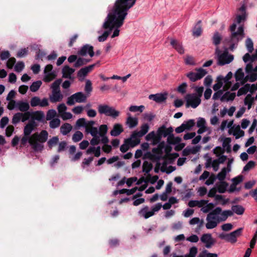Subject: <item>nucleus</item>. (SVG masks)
<instances>
[{"label": "nucleus", "instance_id": "obj_25", "mask_svg": "<svg viewBox=\"0 0 257 257\" xmlns=\"http://www.w3.org/2000/svg\"><path fill=\"white\" fill-rule=\"evenodd\" d=\"M220 216H217V221H225L229 216L233 215V213L232 211L227 210L221 212L219 214Z\"/></svg>", "mask_w": 257, "mask_h": 257}, {"label": "nucleus", "instance_id": "obj_19", "mask_svg": "<svg viewBox=\"0 0 257 257\" xmlns=\"http://www.w3.org/2000/svg\"><path fill=\"white\" fill-rule=\"evenodd\" d=\"M149 129V125L147 123H145L141 126L140 131H135L133 133V137H142L148 133Z\"/></svg>", "mask_w": 257, "mask_h": 257}, {"label": "nucleus", "instance_id": "obj_47", "mask_svg": "<svg viewBox=\"0 0 257 257\" xmlns=\"http://www.w3.org/2000/svg\"><path fill=\"white\" fill-rule=\"evenodd\" d=\"M50 120L49 125L50 127L52 128H57L60 124V120L59 118H55Z\"/></svg>", "mask_w": 257, "mask_h": 257}, {"label": "nucleus", "instance_id": "obj_41", "mask_svg": "<svg viewBox=\"0 0 257 257\" xmlns=\"http://www.w3.org/2000/svg\"><path fill=\"white\" fill-rule=\"evenodd\" d=\"M197 257H218V255L215 253L209 252L206 249H204L199 253Z\"/></svg>", "mask_w": 257, "mask_h": 257}, {"label": "nucleus", "instance_id": "obj_21", "mask_svg": "<svg viewBox=\"0 0 257 257\" xmlns=\"http://www.w3.org/2000/svg\"><path fill=\"white\" fill-rule=\"evenodd\" d=\"M170 44L172 47L180 54L184 53V50L182 45L178 40L174 39H171Z\"/></svg>", "mask_w": 257, "mask_h": 257}, {"label": "nucleus", "instance_id": "obj_18", "mask_svg": "<svg viewBox=\"0 0 257 257\" xmlns=\"http://www.w3.org/2000/svg\"><path fill=\"white\" fill-rule=\"evenodd\" d=\"M167 94L157 93L156 94H151L149 98L153 100L157 103H161L165 101L167 99Z\"/></svg>", "mask_w": 257, "mask_h": 257}, {"label": "nucleus", "instance_id": "obj_58", "mask_svg": "<svg viewBox=\"0 0 257 257\" xmlns=\"http://www.w3.org/2000/svg\"><path fill=\"white\" fill-rule=\"evenodd\" d=\"M194 90L196 92L195 93L197 97L201 98L202 96V94L204 91V87L203 86H195L194 87Z\"/></svg>", "mask_w": 257, "mask_h": 257}, {"label": "nucleus", "instance_id": "obj_2", "mask_svg": "<svg viewBox=\"0 0 257 257\" xmlns=\"http://www.w3.org/2000/svg\"><path fill=\"white\" fill-rule=\"evenodd\" d=\"M48 137V133L45 130L42 131L40 133H35L29 136H25L21 140V145L25 146L29 143L35 151H42L44 148L43 144L46 142Z\"/></svg>", "mask_w": 257, "mask_h": 257}, {"label": "nucleus", "instance_id": "obj_20", "mask_svg": "<svg viewBox=\"0 0 257 257\" xmlns=\"http://www.w3.org/2000/svg\"><path fill=\"white\" fill-rule=\"evenodd\" d=\"M95 66V64H94L81 68L78 72V77L83 79L89 72H91L93 70Z\"/></svg>", "mask_w": 257, "mask_h": 257}, {"label": "nucleus", "instance_id": "obj_49", "mask_svg": "<svg viewBox=\"0 0 257 257\" xmlns=\"http://www.w3.org/2000/svg\"><path fill=\"white\" fill-rule=\"evenodd\" d=\"M90 61V60H87L84 58H79L77 59V61L74 64V66L75 67H78L82 65H85L87 64L88 62Z\"/></svg>", "mask_w": 257, "mask_h": 257}, {"label": "nucleus", "instance_id": "obj_50", "mask_svg": "<svg viewBox=\"0 0 257 257\" xmlns=\"http://www.w3.org/2000/svg\"><path fill=\"white\" fill-rule=\"evenodd\" d=\"M58 137H54L48 141L47 144L50 148H52L53 147L56 146L58 144Z\"/></svg>", "mask_w": 257, "mask_h": 257}, {"label": "nucleus", "instance_id": "obj_56", "mask_svg": "<svg viewBox=\"0 0 257 257\" xmlns=\"http://www.w3.org/2000/svg\"><path fill=\"white\" fill-rule=\"evenodd\" d=\"M57 114L56 111L54 109H50L48 111L46 115V119L48 120H51L56 116Z\"/></svg>", "mask_w": 257, "mask_h": 257}, {"label": "nucleus", "instance_id": "obj_24", "mask_svg": "<svg viewBox=\"0 0 257 257\" xmlns=\"http://www.w3.org/2000/svg\"><path fill=\"white\" fill-rule=\"evenodd\" d=\"M75 72V69L66 65L62 69L63 77L71 79V75Z\"/></svg>", "mask_w": 257, "mask_h": 257}, {"label": "nucleus", "instance_id": "obj_14", "mask_svg": "<svg viewBox=\"0 0 257 257\" xmlns=\"http://www.w3.org/2000/svg\"><path fill=\"white\" fill-rule=\"evenodd\" d=\"M173 132V128L172 127L170 126L168 128H167L165 125H163L157 130V133L159 134L160 136L162 137H166L170 136L172 134Z\"/></svg>", "mask_w": 257, "mask_h": 257}, {"label": "nucleus", "instance_id": "obj_34", "mask_svg": "<svg viewBox=\"0 0 257 257\" xmlns=\"http://www.w3.org/2000/svg\"><path fill=\"white\" fill-rule=\"evenodd\" d=\"M232 212H234L237 215H242L244 212V208L240 205H233L231 207Z\"/></svg>", "mask_w": 257, "mask_h": 257}, {"label": "nucleus", "instance_id": "obj_57", "mask_svg": "<svg viewBox=\"0 0 257 257\" xmlns=\"http://www.w3.org/2000/svg\"><path fill=\"white\" fill-rule=\"evenodd\" d=\"M179 157V154L177 153H174L172 154H169V156H167V157H164L163 159H167L170 163H172L175 159Z\"/></svg>", "mask_w": 257, "mask_h": 257}, {"label": "nucleus", "instance_id": "obj_31", "mask_svg": "<svg viewBox=\"0 0 257 257\" xmlns=\"http://www.w3.org/2000/svg\"><path fill=\"white\" fill-rule=\"evenodd\" d=\"M201 21L199 20L198 21L196 25L195 26L193 30V35L199 37L200 36L202 32V27L201 25Z\"/></svg>", "mask_w": 257, "mask_h": 257}, {"label": "nucleus", "instance_id": "obj_29", "mask_svg": "<svg viewBox=\"0 0 257 257\" xmlns=\"http://www.w3.org/2000/svg\"><path fill=\"white\" fill-rule=\"evenodd\" d=\"M235 93L232 92L230 93L229 91L226 92L220 98V100L221 101H232L234 99L235 97Z\"/></svg>", "mask_w": 257, "mask_h": 257}, {"label": "nucleus", "instance_id": "obj_33", "mask_svg": "<svg viewBox=\"0 0 257 257\" xmlns=\"http://www.w3.org/2000/svg\"><path fill=\"white\" fill-rule=\"evenodd\" d=\"M72 126L70 124L65 123L61 126L60 132L63 135H66L72 130Z\"/></svg>", "mask_w": 257, "mask_h": 257}, {"label": "nucleus", "instance_id": "obj_61", "mask_svg": "<svg viewBox=\"0 0 257 257\" xmlns=\"http://www.w3.org/2000/svg\"><path fill=\"white\" fill-rule=\"evenodd\" d=\"M187 87V84L186 82L182 83L177 88V91L178 92L181 94H184L186 92V88Z\"/></svg>", "mask_w": 257, "mask_h": 257}, {"label": "nucleus", "instance_id": "obj_1", "mask_svg": "<svg viewBox=\"0 0 257 257\" xmlns=\"http://www.w3.org/2000/svg\"><path fill=\"white\" fill-rule=\"evenodd\" d=\"M128 0H117L113 9L110 12L103 23V28L108 29L109 32L115 29L112 38L118 36L119 30L118 29L123 24V20L127 15Z\"/></svg>", "mask_w": 257, "mask_h": 257}, {"label": "nucleus", "instance_id": "obj_13", "mask_svg": "<svg viewBox=\"0 0 257 257\" xmlns=\"http://www.w3.org/2000/svg\"><path fill=\"white\" fill-rule=\"evenodd\" d=\"M200 240L205 244V247L207 248L212 247L216 242L210 233L203 234L200 238Z\"/></svg>", "mask_w": 257, "mask_h": 257}, {"label": "nucleus", "instance_id": "obj_45", "mask_svg": "<svg viewBox=\"0 0 257 257\" xmlns=\"http://www.w3.org/2000/svg\"><path fill=\"white\" fill-rule=\"evenodd\" d=\"M41 85L42 82L40 80L34 82L30 86V89L32 92H36L39 89Z\"/></svg>", "mask_w": 257, "mask_h": 257}, {"label": "nucleus", "instance_id": "obj_48", "mask_svg": "<svg viewBox=\"0 0 257 257\" xmlns=\"http://www.w3.org/2000/svg\"><path fill=\"white\" fill-rule=\"evenodd\" d=\"M83 137V134L80 131H77L72 136V140L74 142H78L81 141Z\"/></svg>", "mask_w": 257, "mask_h": 257}, {"label": "nucleus", "instance_id": "obj_8", "mask_svg": "<svg viewBox=\"0 0 257 257\" xmlns=\"http://www.w3.org/2000/svg\"><path fill=\"white\" fill-rule=\"evenodd\" d=\"M195 70L197 72L191 71L186 75L192 82H195L201 79L207 73V71L202 68H196Z\"/></svg>", "mask_w": 257, "mask_h": 257}, {"label": "nucleus", "instance_id": "obj_53", "mask_svg": "<svg viewBox=\"0 0 257 257\" xmlns=\"http://www.w3.org/2000/svg\"><path fill=\"white\" fill-rule=\"evenodd\" d=\"M62 80L60 79H57L51 85L52 91H59L60 90V85L61 83Z\"/></svg>", "mask_w": 257, "mask_h": 257}, {"label": "nucleus", "instance_id": "obj_38", "mask_svg": "<svg viewBox=\"0 0 257 257\" xmlns=\"http://www.w3.org/2000/svg\"><path fill=\"white\" fill-rule=\"evenodd\" d=\"M250 87V84L247 83L245 84L243 87H241L237 92V96H239L243 94H245L249 91Z\"/></svg>", "mask_w": 257, "mask_h": 257}, {"label": "nucleus", "instance_id": "obj_27", "mask_svg": "<svg viewBox=\"0 0 257 257\" xmlns=\"http://www.w3.org/2000/svg\"><path fill=\"white\" fill-rule=\"evenodd\" d=\"M122 125L119 123L115 124L113 125L112 130L110 132V135L112 136L116 137L120 134L123 132Z\"/></svg>", "mask_w": 257, "mask_h": 257}, {"label": "nucleus", "instance_id": "obj_40", "mask_svg": "<svg viewBox=\"0 0 257 257\" xmlns=\"http://www.w3.org/2000/svg\"><path fill=\"white\" fill-rule=\"evenodd\" d=\"M231 141V140L230 138H226L224 139L223 143L222 146L224 148H226V152L227 153H230L231 152V146L230 143Z\"/></svg>", "mask_w": 257, "mask_h": 257}, {"label": "nucleus", "instance_id": "obj_60", "mask_svg": "<svg viewBox=\"0 0 257 257\" xmlns=\"http://www.w3.org/2000/svg\"><path fill=\"white\" fill-rule=\"evenodd\" d=\"M217 80V82L213 85V89L214 91H217L223 85V79H219L218 77Z\"/></svg>", "mask_w": 257, "mask_h": 257}, {"label": "nucleus", "instance_id": "obj_5", "mask_svg": "<svg viewBox=\"0 0 257 257\" xmlns=\"http://www.w3.org/2000/svg\"><path fill=\"white\" fill-rule=\"evenodd\" d=\"M242 230V228H239L230 233L224 234L222 233L219 235V237L221 239H225L226 241L233 244L237 241V238L241 235Z\"/></svg>", "mask_w": 257, "mask_h": 257}, {"label": "nucleus", "instance_id": "obj_55", "mask_svg": "<svg viewBox=\"0 0 257 257\" xmlns=\"http://www.w3.org/2000/svg\"><path fill=\"white\" fill-rule=\"evenodd\" d=\"M246 47L249 53H251L253 50V44L250 38H247L245 41Z\"/></svg>", "mask_w": 257, "mask_h": 257}, {"label": "nucleus", "instance_id": "obj_4", "mask_svg": "<svg viewBox=\"0 0 257 257\" xmlns=\"http://www.w3.org/2000/svg\"><path fill=\"white\" fill-rule=\"evenodd\" d=\"M215 53L218 56V64L219 65L223 66L229 64L233 60L232 55H228L227 51H225L223 53H221V51L218 47L216 48Z\"/></svg>", "mask_w": 257, "mask_h": 257}, {"label": "nucleus", "instance_id": "obj_59", "mask_svg": "<svg viewBox=\"0 0 257 257\" xmlns=\"http://www.w3.org/2000/svg\"><path fill=\"white\" fill-rule=\"evenodd\" d=\"M22 115L21 112L16 113L13 117L12 123L15 124L18 123L21 120Z\"/></svg>", "mask_w": 257, "mask_h": 257}, {"label": "nucleus", "instance_id": "obj_16", "mask_svg": "<svg viewBox=\"0 0 257 257\" xmlns=\"http://www.w3.org/2000/svg\"><path fill=\"white\" fill-rule=\"evenodd\" d=\"M107 126L105 124H102L99 126V134L101 139V142L103 144H106L108 142L107 138L106 137L105 134L107 132Z\"/></svg>", "mask_w": 257, "mask_h": 257}, {"label": "nucleus", "instance_id": "obj_32", "mask_svg": "<svg viewBox=\"0 0 257 257\" xmlns=\"http://www.w3.org/2000/svg\"><path fill=\"white\" fill-rule=\"evenodd\" d=\"M181 138L178 137H175L172 134L171 136H168L167 138V143L171 145H176L180 143L181 141Z\"/></svg>", "mask_w": 257, "mask_h": 257}, {"label": "nucleus", "instance_id": "obj_54", "mask_svg": "<svg viewBox=\"0 0 257 257\" xmlns=\"http://www.w3.org/2000/svg\"><path fill=\"white\" fill-rule=\"evenodd\" d=\"M198 252V249L196 246H193L189 249V252L185 255V257H195Z\"/></svg>", "mask_w": 257, "mask_h": 257}, {"label": "nucleus", "instance_id": "obj_36", "mask_svg": "<svg viewBox=\"0 0 257 257\" xmlns=\"http://www.w3.org/2000/svg\"><path fill=\"white\" fill-rule=\"evenodd\" d=\"M228 186L227 182L225 181H220L219 184L217 186V191L220 193H224L226 191V188Z\"/></svg>", "mask_w": 257, "mask_h": 257}, {"label": "nucleus", "instance_id": "obj_22", "mask_svg": "<svg viewBox=\"0 0 257 257\" xmlns=\"http://www.w3.org/2000/svg\"><path fill=\"white\" fill-rule=\"evenodd\" d=\"M63 96L60 90L52 91V94L50 96V100L53 102H59L62 100Z\"/></svg>", "mask_w": 257, "mask_h": 257}, {"label": "nucleus", "instance_id": "obj_35", "mask_svg": "<svg viewBox=\"0 0 257 257\" xmlns=\"http://www.w3.org/2000/svg\"><path fill=\"white\" fill-rule=\"evenodd\" d=\"M230 169H227L226 168L224 167L221 169V171L217 174L216 178L220 181H224L227 172H229Z\"/></svg>", "mask_w": 257, "mask_h": 257}, {"label": "nucleus", "instance_id": "obj_23", "mask_svg": "<svg viewBox=\"0 0 257 257\" xmlns=\"http://www.w3.org/2000/svg\"><path fill=\"white\" fill-rule=\"evenodd\" d=\"M221 212V208L219 207H217L210 212L207 216V220H217V217L216 216L217 215H219Z\"/></svg>", "mask_w": 257, "mask_h": 257}, {"label": "nucleus", "instance_id": "obj_30", "mask_svg": "<svg viewBox=\"0 0 257 257\" xmlns=\"http://www.w3.org/2000/svg\"><path fill=\"white\" fill-rule=\"evenodd\" d=\"M86 154L87 155L94 154V156L96 157H99L100 156V147H90L86 151Z\"/></svg>", "mask_w": 257, "mask_h": 257}, {"label": "nucleus", "instance_id": "obj_15", "mask_svg": "<svg viewBox=\"0 0 257 257\" xmlns=\"http://www.w3.org/2000/svg\"><path fill=\"white\" fill-rule=\"evenodd\" d=\"M37 124L34 120L28 122L24 128V135L30 136L32 132L37 127Z\"/></svg>", "mask_w": 257, "mask_h": 257}, {"label": "nucleus", "instance_id": "obj_6", "mask_svg": "<svg viewBox=\"0 0 257 257\" xmlns=\"http://www.w3.org/2000/svg\"><path fill=\"white\" fill-rule=\"evenodd\" d=\"M98 111L100 114H103L106 116H110L113 118L117 117L119 112L114 109L113 107L106 104H101L98 106Z\"/></svg>", "mask_w": 257, "mask_h": 257}, {"label": "nucleus", "instance_id": "obj_44", "mask_svg": "<svg viewBox=\"0 0 257 257\" xmlns=\"http://www.w3.org/2000/svg\"><path fill=\"white\" fill-rule=\"evenodd\" d=\"M153 165L151 163L148 161H145L143 164V172L149 173L152 169Z\"/></svg>", "mask_w": 257, "mask_h": 257}, {"label": "nucleus", "instance_id": "obj_52", "mask_svg": "<svg viewBox=\"0 0 257 257\" xmlns=\"http://www.w3.org/2000/svg\"><path fill=\"white\" fill-rule=\"evenodd\" d=\"M215 207V205L212 203H209L205 205L201 208V211L204 213H208Z\"/></svg>", "mask_w": 257, "mask_h": 257}, {"label": "nucleus", "instance_id": "obj_39", "mask_svg": "<svg viewBox=\"0 0 257 257\" xmlns=\"http://www.w3.org/2000/svg\"><path fill=\"white\" fill-rule=\"evenodd\" d=\"M32 116L35 120L42 121L44 118V113L41 111H36L33 113Z\"/></svg>", "mask_w": 257, "mask_h": 257}, {"label": "nucleus", "instance_id": "obj_11", "mask_svg": "<svg viewBox=\"0 0 257 257\" xmlns=\"http://www.w3.org/2000/svg\"><path fill=\"white\" fill-rule=\"evenodd\" d=\"M30 104L32 107L39 106L41 107H45L49 105V102L47 98L45 97L43 99H41L38 96H34L31 98Z\"/></svg>", "mask_w": 257, "mask_h": 257}, {"label": "nucleus", "instance_id": "obj_17", "mask_svg": "<svg viewBox=\"0 0 257 257\" xmlns=\"http://www.w3.org/2000/svg\"><path fill=\"white\" fill-rule=\"evenodd\" d=\"M78 54L82 56L89 54L92 57L94 55L93 48L91 46L86 45L79 51Z\"/></svg>", "mask_w": 257, "mask_h": 257}, {"label": "nucleus", "instance_id": "obj_64", "mask_svg": "<svg viewBox=\"0 0 257 257\" xmlns=\"http://www.w3.org/2000/svg\"><path fill=\"white\" fill-rule=\"evenodd\" d=\"M57 109L60 116L62 113L66 112V110L67 109V107L64 103H61L57 106Z\"/></svg>", "mask_w": 257, "mask_h": 257}, {"label": "nucleus", "instance_id": "obj_63", "mask_svg": "<svg viewBox=\"0 0 257 257\" xmlns=\"http://www.w3.org/2000/svg\"><path fill=\"white\" fill-rule=\"evenodd\" d=\"M255 163L253 161H249L243 167V171H248L255 166Z\"/></svg>", "mask_w": 257, "mask_h": 257}, {"label": "nucleus", "instance_id": "obj_9", "mask_svg": "<svg viewBox=\"0 0 257 257\" xmlns=\"http://www.w3.org/2000/svg\"><path fill=\"white\" fill-rule=\"evenodd\" d=\"M186 100V106H191L192 107L196 108L201 102V100L197 97L195 94H188L185 96Z\"/></svg>", "mask_w": 257, "mask_h": 257}, {"label": "nucleus", "instance_id": "obj_28", "mask_svg": "<svg viewBox=\"0 0 257 257\" xmlns=\"http://www.w3.org/2000/svg\"><path fill=\"white\" fill-rule=\"evenodd\" d=\"M149 210V207L146 206L143 208H142L140 211H139V214L141 216H144L146 219H147L154 214V212L153 210L151 211H148Z\"/></svg>", "mask_w": 257, "mask_h": 257}, {"label": "nucleus", "instance_id": "obj_42", "mask_svg": "<svg viewBox=\"0 0 257 257\" xmlns=\"http://www.w3.org/2000/svg\"><path fill=\"white\" fill-rule=\"evenodd\" d=\"M145 109V106L143 105L140 106L132 105L130 106V111L131 112H139L138 114L142 112Z\"/></svg>", "mask_w": 257, "mask_h": 257}, {"label": "nucleus", "instance_id": "obj_10", "mask_svg": "<svg viewBox=\"0 0 257 257\" xmlns=\"http://www.w3.org/2000/svg\"><path fill=\"white\" fill-rule=\"evenodd\" d=\"M53 66L51 64H48L45 66L44 73L45 74L43 80L46 82H49L54 79L57 74L55 71L52 70Z\"/></svg>", "mask_w": 257, "mask_h": 257}, {"label": "nucleus", "instance_id": "obj_51", "mask_svg": "<svg viewBox=\"0 0 257 257\" xmlns=\"http://www.w3.org/2000/svg\"><path fill=\"white\" fill-rule=\"evenodd\" d=\"M184 125L185 130H190L195 125V121L193 119H189L184 121L183 123Z\"/></svg>", "mask_w": 257, "mask_h": 257}, {"label": "nucleus", "instance_id": "obj_12", "mask_svg": "<svg viewBox=\"0 0 257 257\" xmlns=\"http://www.w3.org/2000/svg\"><path fill=\"white\" fill-rule=\"evenodd\" d=\"M86 132L87 133H90L93 137V138L90 141L91 145H97L101 142L100 137L97 127H94L90 128V129L86 131Z\"/></svg>", "mask_w": 257, "mask_h": 257}, {"label": "nucleus", "instance_id": "obj_46", "mask_svg": "<svg viewBox=\"0 0 257 257\" xmlns=\"http://www.w3.org/2000/svg\"><path fill=\"white\" fill-rule=\"evenodd\" d=\"M234 76L236 81L242 80L244 76L242 69L241 68H239L235 72Z\"/></svg>", "mask_w": 257, "mask_h": 257}, {"label": "nucleus", "instance_id": "obj_43", "mask_svg": "<svg viewBox=\"0 0 257 257\" xmlns=\"http://www.w3.org/2000/svg\"><path fill=\"white\" fill-rule=\"evenodd\" d=\"M221 37L218 32H216L212 37V42L215 46L218 45L221 42Z\"/></svg>", "mask_w": 257, "mask_h": 257}, {"label": "nucleus", "instance_id": "obj_26", "mask_svg": "<svg viewBox=\"0 0 257 257\" xmlns=\"http://www.w3.org/2000/svg\"><path fill=\"white\" fill-rule=\"evenodd\" d=\"M17 108L22 112H27L30 108L28 102L23 101H19L17 102Z\"/></svg>", "mask_w": 257, "mask_h": 257}, {"label": "nucleus", "instance_id": "obj_37", "mask_svg": "<svg viewBox=\"0 0 257 257\" xmlns=\"http://www.w3.org/2000/svg\"><path fill=\"white\" fill-rule=\"evenodd\" d=\"M140 137H133V134L130 137V147L133 148L140 143Z\"/></svg>", "mask_w": 257, "mask_h": 257}, {"label": "nucleus", "instance_id": "obj_3", "mask_svg": "<svg viewBox=\"0 0 257 257\" xmlns=\"http://www.w3.org/2000/svg\"><path fill=\"white\" fill-rule=\"evenodd\" d=\"M236 28V25L235 23H233L230 26L229 30L231 32L230 37L231 38L233 41H235L236 42L240 41L242 40L245 36L244 28L243 26H240L238 28L237 31L235 32Z\"/></svg>", "mask_w": 257, "mask_h": 257}, {"label": "nucleus", "instance_id": "obj_62", "mask_svg": "<svg viewBox=\"0 0 257 257\" xmlns=\"http://www.w3.org/2000/svg\"><path fill=\"white\" fill-rule=\"evenodd\" d=\"M233 135L235 136V138L236 139H239V138L243 137L244 135V131L241 130L240 129V127L239 125H238L235 130V132L234 133Z\"/></svg>", "mask_w": 257, "mask_h": 257}, {"label": "nucleus", "instance_id": "obj_7", "mask_svg": "<svg viewBox=\"0 0 257 257\" xmlns=\"http://www.w3.org/2000/svg\"><path fill=\"white\" fill-rule=\"evenodd\" d=\"M88 95L82 92L75 93L67 98V104L69 105H73L76 102L83 103L86 101Z\"/></svg>", "mask_w": 257, "mask_h": 257}]
</instances>
